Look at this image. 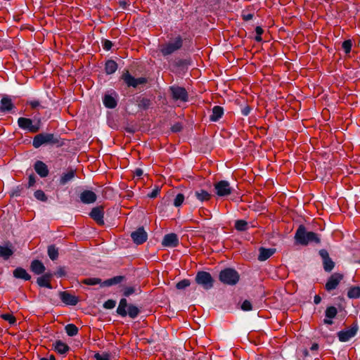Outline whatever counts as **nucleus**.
<instances>
[{
	"instance_id": "1",
	"label": "nucleus",
	"mask_w": 360,
	"mask_h": 360,
	"mask_svg": "<svg viewBox=\"0 0 360 360\" xmlns=\"http://www.w3.org/2000/svg\"><path fill=\"white\" fill-rule=\"evenodd\" d=\"M295 240L297 243L302 245H307L309 243H320L319 236L312 231H307L304 225H300L295 234Z\"/></svg>"
},
{
	"instance_id": "2",
	"label": "nucleus",
	"mask_w": 360,
	"mask_h": 360,
	"mask_svg": "<svg viewBox=\"0 0 360 360\" xmlns=\"http://www.w3.org/2000/svg\"><path fill=\"white\" fill-rule=\"evenodd\" d=\"M117 313L122 317H125L127 315H129L130 318L135 319L139 314L140 310L134 304L128 305L127 300L125 298H122L120 300L117 308Z\"/></svg>"
},
{
	"instance_id": "3",
	"label": "nucleus",
	"mask_w": 360,
	"mask_h": 360,
	"mask_svg": "<svg viewBox=\"0 0 360 360\" xmlns=\"http://www.w3.org/2000/svg\"><path fill=\"white\" fill-rule=\"evenodd\" d=\"M60 140L53 134L41 133L36 135L32 141L35 148H39L44 144H59Z\"/></svg>"
},
{
	"instance_id": "4",
	"label": "nucleus",
	"mask_w": 360,
	"mask_h": 360,
	"mask_svg": "<svg viewBox=\"0 0 360 360\" xmlns=\"http://www.w3.org/2000/svg\"><path fill=\"white\" fill-rule=\"evenodd\" d=\"M219 278L224 284L234 285L238 282L240 275L235 269L226 268L220 271Z\"/></svg>"
},
{
	"instance_id": "5",
	"label": "nucleus",
	"mask_w": 360,
	"mask_h": 360,
	"mask_svg": "<svg viewBox=\"0 0 360 360\" xmlns=\"http://www.w3.org/2000/svg\"><path fill=\"white\" fill-rule=\"evenodd\" d=\"M183 46V39L180 36L176 37L173 41L162 44L160 51L164 56L172 54L179 50Z\"/></svg>"
},
{
	"instance_id": "6",
	"label": "nucleus",
	"mask_w": 360,
	"mask_h": 360,
	"mask_svg": "<svg viewBox=\"0 0 360 360\" xmlns=\"http://www.w3.org/2000/svg\"><path fill=\"white\" fill-rule=\"evenodd\" d=\"M169 91L172 98L175 101L186 103L188 100V94L185 88L179 86H172L169 87Z\"/></svg>"
},
{
	"instance_id": "7",
	"label": "nucleus",
	"mask_w": 360,
	"mask_h": 360,
	"mask_svg": "<svg viewBox=\"0 0 360 360\" xmlns=\"http://www.w3.org/2000/svg\"><path fill=\"white\" fill-rule=\"evenodd\" d=\"M215 193L219 197H225L231 195L233 192V188L229 181L221 180L214 184Z\"/></svg>"
},
{
	"instance_id": "8",
	"label": "nucleus",
	"mask_w": 360,
	"mask_h": 360,
	"mask_svg": "<svg viewBox=\"0 0 360 360\" xmlns=\"http://www.w3.org/2000/svg\"><path fill=\"white\" fill-rule=\"evenodd\" d=\"M195 281L205 290L213 287L214 280L211 274L207 271H199L195 276Z\"/></svg>"
},
{
	"instance_id": "9",
	"label": "nucleus",
	"mask_w": 360,
	"mask_h": 360,
	"mask_svg": "<svg viewBox=\"0 0 360 360\" xmlns=\"http://www.w3.org/2000/svg\"><path fill=\"white\" fill-rule=\"evenodd\" d=\"M121 78L129 87L132 86L136 88L139 84H144L147 82V79L145 77H134L130 75L129 70L124 71Z\"/></svg>"
},
{
	"instance_id": "10",
	"label": "nucleus",
	"mask_w": 360,
	"mask_h": 360,
	"mask_svg": "<svg viewBox=\"0 0 360 360\" xmlns=\"http://www.w3.org/2000/svg\"><path fill=\"white\" fill-rule=\"evenodd\" d=\"M358 330V324L356 323H354L349 328L340 330L338 333L339 340L342 342L349 341L352 338L356 335Z\"/></svg>"
},
{
	"instance_id": "11",
	"label": "nucleus",
	"mask_w": 360,
	"mask_h": 360,
	"mask_svg": "<svg viewBox=\"0 0 360 360\" xmlns=\"http://www.w3.org/2000/svg\"><path fill=\"white\" fill-rule=\"evenodd\" d=\"M131 237L134 243L141 245L145 243L148 238V234L143 227H139L131 233Z\"/></svg>"
},
{
	"instance_id": "12",
	"label": "nucleus",
	"mask_w": 360,
	"mask_h": 360,
	"mask_svg": "<svg viewBox=\"0 0 360 360\" xmlns=\"http://www.w3.org/2000/svg\"><path fill=\"white\" fill-rule=\"evenodd\" d=\"M319 255L323 260V269L327 272L331 271L335 266V263L329 257L328 251L322 249L319 250Z\"/></svg>"
},
{
	"instance_id": "13",
	"label": "nucleus",
	"mask_w": 360,
	"mask_h": 360,
	"mask_svg": "<svg viewBox=\"0 0 360 360\" xmlns=\"http://www.w3.org/2000/svg\"><path fill=\"white\" fill-rule=\"evenodd\" d=\"M342 278L343 275L341 274L335 273L332 274L329 277L327 283H326V290L327 291H331L335 289L340 283V281L342 280Z\"/></svg>"
},
{
	"instance_id": "14",
	"label": "nucleus",
	"mask_w": 360,
	"mask_h": 360,
	"mask_svg": "<svg viewBox=\"0 0 360 360\" xmlns=\"http://www.w3.org/2000/svg\"><path fill=\"white\" fill-rule=\"evenodd\" d=\"M18 124L20 128L27 129L32 133H36L39 130V126L33 125L32 121L30 118L20 117L18 120Z\"/></svg>"
},
{
	"instance_id": "15",
	"label": "nucleus",
	"mask_w": 360,
	"mask_h": 360,
	"mask_svg": "<svg viewBox=\"0 0 360 360\" xmlns=\"http://www.w3.org/2000/svg\"><path fill=\"white\" fill-rule=\"evenodd\" d=\"M89 216L91 219H93L98 225L104 224V208L103 206H98L94 207L91 212L89 213Z\"/></svg>"
},
{
	"instance_id": "16",
	"label": "nucleus",
	"mask_w": 360,
	"mask_h": 360,
	"mask_svg": "<svg viewBox=\"0 0 360 360\" xmlns=\"http://www.w3.org/2000/svg\"><path fill=\"white\" fill-rule=\"evenodd\" d=\"M179 245V238L176 233L166 234L162 241V245L168 248H175Z\"/></svg>"
},
{
	"instance_id": "17",
	"label": "nucleus",
	"mask_w": 360,
	"mask_h": 360,
	"mask_svg": "<svg viewBox=\"0 0 360 360\" xmlns=\"http://www.w3.org/2000/svg\"><path fill=\"white\" fill-rule=\"evenodd\" d=\"M14 254V247L11 243L0 245V258L8 260Z\"/></svg>"
},
{
	"instance_id": "18",
	"label": "nucleus",
	"mask_w": 360,
	"mask_h": 360,
	"mask_svg": "<svg viewBox=\"0 0 360 360\" xmlns=\"http://www.w3.org/2000/svg\"><path fill=\"white\" fill-rule=\"evenodd\" d=\"M80 200L84 204H91L96 201V194L89 190H85L80 193Z\"/></svg>"
},
{
	"instance_id": "19",
	"label": "nucleus",
	"mask_w": 360,
	"mask_h": 360,
	"mask_svg": "<svg viewBox=\"0 0 360 360\" xmlns=\"http://www.w3.org/2000/svg\"><path fill=\"white\" fill-rule=\"evenodd\" d=\"M76 174V169L68 168L65 172H63L59 179V184L65 186L68 182L72 181Z\"/></svg>"
},
{
	"instance_id": "20",
	"label": "nucleus",
	"mask_w": 360,
	"mask_h": 360,
	"mask_svg": "<svg viewBox=\"0 0 360 360\" xmlns=\"http://www.w3.org/2000/svg\"><path fill=\"white\" fill-rule=\"evenodd\" d=\"M60 298L66 304L75 306L78 303V298L70 293L64 291L60 292Z\"/></svg>"
},
{
	"instance_id": "21",
	"label": "nucleus",
	"mask_w": 360,
	"mask_h": 360,
	"mask_svg": "<svg viewBox=\"0 0 360 360\" xmlns=\"http://www.w3.org/2000/svg\"><path fill=\"white\" fill-rule=\"evenodd\" d=\"M53 277V274L51 273H46L43 274L41 276L38 277L37 279V283L40 287L47 288L49 289L52 288V285L51 284V281Z\"/></svg>"
},
{
	"instance_id": "22",
	"label": "nucleus",
	"mask_w": 360,
	"mask_h": 360,
	"mask_svg": "<svg viewBox=\"0 0 360 360\" xmlns=\"http://www.w3.org/2000/svg\"><path fill=\"white\" fill-rule=\"evenodd\" d=\"M35 172L42 178L46 177L49 174L47 165L42 161L37 160L34 165Z\"/></svg>"
},
{
	"instance_id": "23",
	"label": "nucleus",
	"mask_w": 360,
	"mask_h": 360,
	"mask_svg": "<svg viewBox=\"0 0 360 360\" xmlns=\"http://www.w3.org/2000/svg\"><path fill=\"white\" fill-rule=\"evenodd\" d=\"M14 108V105L11 98L4 96L0 101V112H6L11 111Z\"/></svg>"
},
{
	"instance_id": "24",
	"label": "nucleus",
	"mask_w": 360,
	"mask_h": 360,
	"mask_svg": "<svg viewBox=\"0 0 360 360\" xmlns=\"http://www.w3.org/2000/svg\"><path fill=\"white\" fill-rule=\"evenodd\" d=\"M30 270L36 275H40L44 273L46 268L44 264L38 260L34 259L31 262Z\"/></svg>"
},
{
	"instance_id": "25",
	"label": "nucleus",
	"mask_w": 360,
	"mask_h": 360,
	"mask_svg": "<svg viewBox=\"0 0 360 360\" xmlns=\"http://www.w3.org/2000/svg\"><path fill=\"white\" fill-rule=\"evenodd\" d=\"M259 254L258 256V259L259 261H265L274 254L276 250L274 248L266 249L264 248H260L259 249Z\"/></svg>"
},
{
	"instance_id": "26",
	"label": "nucleus",
	"mask_w": 360,
	"mask_h": 360,
	"mask_svg": "<svg viewBox=\"0 0 360 360\" xmlns=\"http://www.w3.org/2000/svg\"><path fill=\"white\" fill-rule=\"evenodd\" d=\"M224 115V108L219 105H215L212 110L210 120L212 122L218 121Z\"/></svg>"
},
{
	"instance_id": "27",
	"label": "nucleus",
	"mask_w": 360,
	"mask_h": 360,
	"mask_svg": "<svg viewBox=\"0 0 360 360\" xmlns=\"http://www.w3.org/2000/svg\"><path fill=\"white\" fill-rule=\"evenodd\" d=\"M53 348L60 354H66L70 350V347L61 340H56L53 344Z\"/></svg>"
},
{
	"instance_id": "28",
	"label": "nucleus",
	"mask_w": 360,
	"mask_h": 360,
	"mask_svg": "<svg viewBox=\"0 0 360 360\" xmlns=\"http://www.w3.org/2000/svg\"><path fill=\"white\" fill-rule=\"evenodd\" d=\"M13 276L16 278L23 279L25 281H29L31 278V276L27 272V271L22 268L18 267L13 271Z\"/></svg>"
},
{
	"instance_id": "29",
	"label": "nucleus",
	"mask_w": 360,
	"mask_h": 360,
	"mask_svg": "<svg viewBox=\"0 0 360 360\" xmlns=\"http://www.w3.org/2000/svg\"><path fill=\"white\" fill-rule=\"evenodd\" d=\"M195 197L200 202L209 201L212 195L203 189L197 190L194 192Z\"/></svg>"
},
{
	"instance_id": "30",
	"label": "nucleus",
	"mask_w": 360,
	"mask_h": 360,
	"mask_svg": "<svg viewBox=\"0 0 360 360\" xmlns=\"http://www.w3.org/2000/svg\"><path fill=\"white\" fill-rule=\"evenodd\" d=\"M124 280V276H117L113 278H109L103 281L101 284V286H111L113 285L118 284L122 282Z\"/></svg>"
},
{
	"instance_id": "31",
	"label": "nucleus",
	"mask_w": 360,
	"mask_h": 360,
	"mask_svg": "<svg viewBox=\"0 0 360 360\" xmlns=\"http://www.w3.org/2000/svg\"><path fill=\"white\" fill-rule=\"evenodd\" d=\"M104 105L108 108H115L117 106V101L110 95H105L103 99Z\"/></svg>"
},
{
	"instance_id": "32",
	"label": "nucleus",
	"mask_w": 360,
	"mask_h": 360,
	"mask_svg": "<svg viewBox=\"0 0 360 360\" xmlns=\"http://www.w3.org/2000/svg\"><path fill=\"white\" fill-rule=\"evenodd\" d=\"M117 69V64L112 60H108L105 65V70L106 74L111 75L115 72Z\"/></svg>"
},
{
	"instance_id": "33",
	"label": "nucleus",
	"mask_w": 360,
	"mask_h": 360,
	"mask_svg": "<svg viewBox=\"0 0 360 360\" xmlns=\"http://www.w3.org/2000/svg\"><path fill=\"white\" fill-rule=\"evenodd\" d=\"M65 330L68 335L72 337L78 333V328L73 323H69L65 326Z\"/></svg>"
},
{
	"instance_id": "34",
	"label": "nucleus",
	"mask_w": 360,
	"mask_h": 360,
	"mask_svg": "<svg viewBox=\"0 0 360 360\" xmlns=\"http://www.w3.org/2000/svg\"><path fill=\"white\" fill-rule=\"evenodd\" d=\"M48 255L51 260H56L58 257V250L55 245H49L48 247Z\"/></svg>"
},
{
	"instance_id": "35",
	"label": "nucleus",
	"mask_w": 360,
	"mask_h": 360,
	"mask_svg": "<svg viewBox=\"0 0 360 360\" xmlns=\"http://www.w3.org/2000/svg\"><path fill=\"white\" fill-rule=\"evenodd\" d=\"M347 296L349 298L357 299L360 297V287L354 286L351 288L347 292Z\"/></svg>"
},
{
	"instance_id": "36",
	"label": "nucleus",
	"mask_w": 360,
	"mask_h": 360,
	"mask_svg": "<svg viewBox=\"0 0 360 360\" xmlns=\"http://www.w3.org/2000/svg\"><path fill=\"white\" fill-rule=\"evenodd\" d=\"M235 229L239 231H244L248 229V222L245 220L239 219L235 222Z\"/></svg>"
},
{
	"instance_id": "37",
	"label": "nucleus",
	"mask_w": 360,
	"mask_h": 360,
	"mask_svg": "<svg viewBox=\"0 0 360 360\" xmlns=\"http://www.w3.org/2000/svg\"><path fill=\"white\" fill-rule=\"evenodd\" d=\"M82 283L88 285H94L97 284H102V281L98 278H87L82 281Z\"/></svg>"
},
{
	"instance_id": "38",
	"label": "nucleus",
	"mask_w": 360,
	"mask_h": 360,
	"mask_svg": "<svg viewBox=\"0 0 360 360\" xmlns=\"http://www.w3.org/2000/svg\"><path fill=\"white\" fill-rule=\"evenodd\" d=\"M139 290H140L139 287H136V286H127V287H125L124 288L123 295L125 297H129L131 295L136 292Z\"/></svg>"
},
{
	"instance_id": "39",
	"label": "nucleus",
	"mask_w": 360,
	"mask_h": 360,
	"mask_svg": "<svg viewBox=\"0 0 360 360\" xmlns=\"http://www.w3.org/2000/svg\"><path fill=\"white\" fill-rule=\"evenodd\" d=\"M0 317L8 321L11 325H15L16 323V318L12 314H2Z\"/></svg>"
},
{
	"instance_id": "40",
	"label": "nucleus",
	"mask_w": 360,
	"mask_h": 360,
	"mask_svg": "<svg viewBox=\"0 0 360 360\" xmlns=\"http://www.w3.org/2000/svg\"><path fill=\"white\" fill-rule=\"evenodd\" d=\"M325 314H326V318H328V319H333V318H335L336 316V315L338 314V310L333 306L328 307L326 309Z\"/></svg>"
},
{
	"instance_id": "41",
	"label": "nucleus",
	"mask_w": 360,
	"mask_h": 360,
	"mask_svg": "<svg viewBox=\"0 0 360 360\" xmlns=\"http://www.w3.org/2000/svg\"><path fill=\"white\" fill-rule=\"evenodd\" d=\"M150 104H151V101L150 99L146 98H143L139 101L138 106H139V108H140L141 109L146 110L150 107Z\"/></svg>"
},
{
	"instance_id": "42",
	"label": "nucleus",
	"mask_w": 360,
	"mask_h": 360,
	"mask_svg": "<svg viewBox=\"0 0 360 360\" xmlns=\"http://www.w3.org/2000/svg\"><path fill=\"white\" fill-rule=\"evenodd\" d=\"M352 46V41L351 39L345 40L342 42V48L344 50L345 53L348 54L351 52Z\"/></svg>"
},
{
	"instance_id": "43",
	"label": "nucleus",
	"mask_w": 360,
	"mask_h": 360,
	"mask_svg": "<svg viewBox=\"0 0 360 360\" xmlns=\"http://www.w3.org/2000/svg\"><path fill=\"white\" fill-rule=\"evenodd\" d=\"M184 195L182 193H179L176 195L174 200V205L176 207H180L184 201Z\"/></svg>"
},
{
	"instance_id": "44",
	"label": "nucleus",
	"mask_w": 360,
	"mask_h": 360,
	"mask_svg": "<svg viewBox=\"0 0 360 360\" xmlns=\"http://www.w3.org/2000/svg\"><path fill=\"white\" fill-rule=\"evenodd\" d=\"M34 197L40 200V201H42V202H46L47 200V197L46 195V194L44 193V192L41 190H37L34 192Z\"/></svg>"
},
{
	"instance_id": "45",
	"label": "nucleus",
	"mask_w": 360,
	"mask_h": 360,
	"mask_svg": "<svg viewBox=\"0 0 360 360\" xmlns=\"http://www.w3.org/2000/svg\"><path fill=\"white\" fill-rule=\"evenodd\" d=\"M190 284H191V282L189 280L184 279L176 283V288L178 290H183V289H185L186 288L188 287L190 285Z\"/></svg>"
},
{
	"instance_id": "46",
	"label": "nucleus",
	"mask_w": 360,
	"mask_h": 360,
	"mask_svg": "<svg viewBox=\"0 0 360 360\" xmlns=\"http://www.w3.org/2000/svg\"><path fill=\"white\" fill-rule=\"evenodd\" d=\"M256 37L255 41L260 42L262 41V34L264 33L263 29L260 26H257L255 28Z\"/></svg>"
},
{
	"instance_id": "47",
	"label": "nucleus",
	"mask_w": 360,
	"mask_h": 360,
	"mask_svg": "<svg viewBox=\"0 0 360 360\" xmlns=\"http://www.w3.org/2000/svg\"><path fill=\"white\" fill-rule=\"evenodd\" d=\"M116 305V302L113 300H108L103 304V307L107 309H112Z\"/></svg>"
},
{
	"instance_id": "48",
	"label": "nucleus",
	"mask_w": 360,
	"mask_h": 360,
	"mask_svg": "<svg viewBox=\"0 0 360 360\" xmlns=\"http://www.w3.org/2000/svg\"><path fill=\"white\" fill-rule=\"evenodd\" d=\"M253 13H248L246 11H243L241 13V18L244 21H248L253 18Z\"/></svg>"
},
{
	"instance_id": "49",
	"label": "nucleus",
	"mask_w": 360,
	"mask_h": 360,
	"mask_svg": "<svg viewBox=\"0 0 360 360\" xmlns=\"http://www.w3.org/2000/svg\"><path fill=\"white\" fill-rule=\"evenodd\" d=\"M94 358L96 359V360H110V355L107 353H103L101 354L96 353L94 355Z\"/></svg>"
},
{
	"instance_id": "50",
	"label": "nucleus",
	"mask_w": 360,
	"mask_h": 360,
	"mask_svg": "<svg viewBox=\"0 0 360 360\" xmlns=\"http://www.w3.org/2000/svg\"><path fill=\"white\" fill-rule=\"evenodd\" d=\"M241 309L243 311H250L252 309V304L250 301L245 300L241 305Z\"/></svg>"
},
{
	"instance_id": "51",
	"label": "nucleus",
	"mask_w": 360,
	"mask_h": 360,
	"mask_svg": "<svg viewBox=\"0 0 360 360\" xmlns=\"http://www.w3.org/2000/svg\"><path fill=\"white\" fill-rule=\"evenodd\" d=\"M112 46V43L108 39H104L103 41V47L105 50L109 51Z\"/></svg>"
},
{
	"instance_id": "52",
	"label": "nucleus",
	"mask_w": 360,
	"mask_h": 360,
	"mask_svg": "<svg viewBox=\"0 0 360 360\" xmlns=\"http://www.w3.org/2000/svg\"><path fill=\"white\" fill-rule=\"evenodd\" d=\"M36 182L35 176L34 174H31L29 176V181H28V187H32L34 185Z\"/></svg>"
},
{
	"instance_id": "53",
	"label": "nucleus",
	"mask_w": 360,
	"mask_h": 360,
	"mask_svg": "<svg viewBox=\"0 0 360 360\" xmlns=\"http://www.w3.org/2000/svg\"><path fill=\"white\" fill-rule=\"evenodd\" d=\"M160 188H155L152 192H150V193L148 194V196L150 198H156L158 195V193H160Z\"/></svg>"
},
{
	"instance_id": "54",
	"label": "nucleus",
	"mask_w": 360,
	"mask_h": 360,
	"mask_svg": "<svg viewBox=\"0 0 360 360\" xmlns=\"http://www.w3.org/2000/svg\"><path fill=\"white\" fill-rule=\"evenodd\" d=\"M66 272L64 267H59L56 272V275L58 277H62L65 275Z\"/></svg>"
},
{
	"instance_id": "55",
	"label": "nucleus",
	"mask_w": 360,
	"mask_h": 360,
	"mask_svg": "<svg viewBox=\"0 0 360 360\" xmlns=\"http://www.w3.org/2000/svg\"><path fill=\"white\" fill-rule=\"evenodd\" d=\"M143 174V172L141 169L140 168H136L134 171V176H136L138 178H140Z\"/></svg>"
},
{
	"instance_id": "56",
	"label": "nucleus",
	"mask_w": 360,
	"mask_h": 360,
	"mask_svg": "<svg viewBox=\"0 0 360 360\" xmlns=\"http://www.w3.org/2000/svg\"><path fill=\"white\" fill-rule=\"evenodd\" d=\"M182 129V127L180 124H176L172 127V131L173 132H178L180 131Z\"/></svg>"
},
{
	"instance_id": "57",
	"label": "nucleus",
	"mask_w": 360,
	"mask_h": 360,
	"mask_svg": "<svg viewBox=\"0 0 360 360\" xmlns=\"http://www.w3.org/2000/svg\"><path fill=\"white\" fill-rule=\"evenodd\" d=\"M250 110H251L250 108L247 105L242 109V111H241L242 114L245 116H247L250 114Z\"/></svg>"
},
{
	"instance_id": "58",
	"label": "nucleus",
	"mask_w": 360,
	"mask_h": 360,
	"mask_svg": "<svg viewBox=\"0 0 360 360\" xmlns=\"http://www.w3.org/2000/svg\"><path fill=\"white\" fill-rule=\"evenodd\" d=\"M29 105L32 107V108H36L39 105V102L38 101H31L28 102Z\"/></svg>"
},
{
	"instance_id": "59",
	"label": "nucleus",
	"mask_w": 360,
	"mask_h": 360,
	"mask_svg": "<svg viewBox=\"0 0 360 360\" xmlns=\"http://www.w3.org/2000/svg\"><path fill=\"white\" fill-rule=\"evenodd\" d=\"M321 298L319 295H316L314 297V302L316 304H318L321 302Z\"/></svg>"
},
{
	"instance_id": "60",
	"label": "nucleus",
	"mask_w": 360,
	"mask_h": 360,
	"mask_svg": "<svg viewBox=\"0 0 360 360\" xmlns=\"http://www.w3.org/2000/svg\"><path fill=\"white\" fill-rule=\"evenodd\" d=\"M40 360H56V358L53 354H51L49 357H42Z\"/></svg>"
},
{
	"instance_id": "61",
	"label": "nucleus",
	"mask_w": 360,
	"mask_h": 360,
	"mask_svg": "<svg viewBox=\"0 0 360 360\" xmlns=\"http://www.w3.org/2000/svg\"><path fill=\"white\" fill-rule=\"evenodd\" d=\"M331 319H328V318H327V319H325L323 320V322H324V323H326V324L331 325V324L333 323V321H332Z\"/></svg>"
},
{
	"instance_id": "62",
	"label": "nucleus",
	"mask_w": 360,
	"mask_h": 360,
	"mask_svg": "<svg viewBox=\"0 0 360 360\" xmlns=\"http://www.w3.org/2000/svg\"><path fill=\"white\" fill-rule=\"evenodd\" d=\"M319 349V345L317 343H314L311 347V350L314 351Z\"/></svg>"
}]
</instances>
